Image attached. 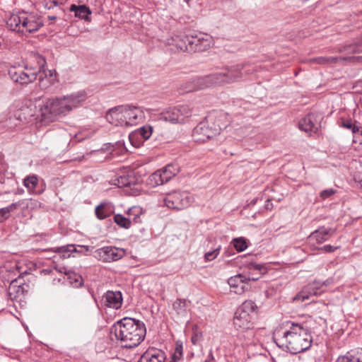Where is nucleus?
Masks as SVG:
<instances>
[{"label":"nucleus","mask_w":362,"mask_h":362,"mask_svg":"<svg viewBox=\"0 0 362 362\" xmlns=\"http://www.w3.org/2000/svg\"><path fill=\"white\" fill-rule=\"evenodd\" d=\"M192 201L187 192L173 191L165 194L163 202L168 209L182 210L188 207Z\"/></svg>","instance_id":"10"},{"label":"nucleus","mask_w":362,"mask_h":362,"mask_svg":"<svg viewBox=\"0 0 362 362\" xmlns=\"http://www.w3.org/2000/svg\"><path fill=\"white\" fill-rule=\"evenodd\" d=\"M53 250L55 252L65 254V253H67L69 252H76V249L74 245H64L62 247H55L53 249ZM64 256H65V255H64Z\"/></svg>","instance_id":"38"},{"label":"nucleus","mask_w":362,"mask_h":362,"mask_svg":"<svg viewBox=\"0 0 362 362\" xmlns=\"http://www.w3.org/2000/svg\"><path fill=\"white\" fill-rule=\"evenodd\" d=\"M247 268L250 271L248 276L257 277L260 276L267 272V268L264 264H257L256 262H250L247 264Z\"/></svg>","instance_id":"29"},{"label":"nucleus","mask_w":362,"mask_h":362,"mask_svg":"<svg viewBox=\"0 0 362 362\" xmlns=\"http://www.w3.org/2000/svg\"><path fill=\"white\" fill-rule=\"evenodd\" d=\"M224 117V113L211 112L205 120L199 122L193 130V137L197 142H205L211 138L220 134L221 130L226 127V125L221 123V119Z\"/></svg>","instance_id":"6"},{"label":"nucleus","mask_w":362,"mask_h":362,"mask_svg":"<svg viewBox=\"0 0 362 362\" xmlns=\"http://www.w3.org/2000/svg\"><path fill=\"white\" fill-rule=\"evenodd\" d=\"M259 279V276L253 277V276H247L243 274H238L234 276H231L228 280V284L230 286V291L233 292L236 294L240 295L243 293L245 291L249 290L250 281H257Z\"/></svg>","instance_id":"15"},{"label":"nucleus","mask_w":362,"mask_h":362,"mask_svg":"<svg viewBox=\"0 0 362 362\" xmlns=\"http://www.w3.org/2000/svg\"><path fill=\"white\" fill-rule=\"evenodd\" d=\"M265 208L267 209H271L272 208V204L269 202V200H267V204L265 205Z\"/></svg>","instance_id":"47"},{"label":"nucleus","mask_w":362,"mask_h":362,"mask_svg":"<svg viewBox=\"0 0 362 362\" xmlns=\"http://www.w3.org/2000/svg\"><path fill=\"white\" fill-rule=\"evenodd\" d=\"M231 244H233L238 252H243L247 247L246 240L244 238H234Z\"/></svg>","instance_id":"35"},{"label":"nucleus","mask_w":362,"mask_h":362,"mask_svg":"<svg viewBox=\"0 0 362 362\" xmlns=\"http://www.w3.org/2000/svg\"><path fill=\"white\" fill-rule=\"evenodd\" d=\"M121 346L132 349L144 341L146 329L144 322L131 317H124L115 323L112 329Z\"/></svg>","instance_id":"2"},{"label":"nucleus","mask_w":362,"mask_h":362,"mask_svg":"<svg viewBox=\"0 0 362 362\" xmlns=\"http://www.w3.org/2000/svg\"><path fill=\"white\" fill-rule=\"evenodd\" d=\"M20 204L12 203L9 206L0 209V223L7 220L10 217V213L14 211Z\"/></svg>","instance_id":"33"},{"label":"nucleus","mask_w":362,"mask_h":362,"mask_svg":"<svg viewBox=\"0 0 362 362\" xmlns=\"http://www.w3.org/2000/svg\"><path fill=\"white\" fill-rule=\"evenodd\" d=\"M86 98V91L80 90L71 95L49 99L39 110L42 119L52 121L58 115H64L79 107Z\"/></svg>","instance_id":"3"},{"label":"nucleus","mask_w":362,"mask_h":362,"mask_svg":"<svg viewBox=\"0 0 362 362\" xmlns=\"http://www.w3.org/2000/svg\"><path fill=\"white\" fill-rule=\"evenodd\" d=\"M192 0H185V1L189 5L190 2H191Z\"/></svg>","instance_id":"49"},{"label":"nucleus","mask_w":362,"mask_h":362,"mask_svg":"<svg viewBox=\"0 0 362 362\" xmlns=\"http://www.w3.org/2000/svg\"><path fill=\"white\" fill-rule=\"evenodd\" d=\"M256 201H257V199H255V200H253V201L252 202V204H255V202H256Z\"/></svg>","instance_id":"50"},{"label":"nucleus","mask_w":362,"mask_h":362,"mask_svg":"<svg viewBox=\"0 0 362 362\" xmlns=\"http://www.w3.org/2000/svg\"><path fill=\"white\" fill-rule=\"evenodd\" d=\"M177 107L179 110L180 117H182V122H184L186 117L192 115V109L188 105H182Z\"/></svg>","instance_id":"36"},{"label":"nucleus","mask_w":362,"mask_h":362,"mask_svg":"<svg viewBox=\"0 0 362 362\" xmlns=\"http://www.w3.org/2000/svg\"><path fill=\"white\" fill-rule=\"evenodd\" d=\"M336 193V190L334 189H324L320 192V197L322 199H326L328 197H331L332 195Z\"/></svg>","instance_id":"42"},{"label":"nucleus","mask_w":362,"mask_h":362,"mask_svg":"<svg viewBox=\"0 0 362 362\" xmlns=\"http://www.w3.org/2000/svg\"><path fill=\"white\" fill-rule=\"evenodd\" d=\"M144 117L141 107L132 105H121L110 109L107 120L115 126H133L138 124Z\"/></svg>","instance_id":"5"},{"label":"nucleus","mask_w":362,"mask_h":362,"mask_svg":"<svg viewBox=\"0 0 362 362\" xmlns=\"http://www.w3.org/2000/svg\"><path fill=\"white\" fill-rule=\"evenodd\" d=\"M163 118L165 121L172 123H180L182 122V117H180L177 107H170L163 113Z\"/></svg>","instance_id":"27"},{"label":"nucleus","mask_w":362,"mask_h":362,"mask_svg":"<svg viewBox=\"0 0 362 362\" xmlns=\"http://www.w3.org/2000/svg\"><path fill=\"white\" fill-rule=\"evenodd\" d=\"M188 302L185 299H177L173 304V310L178 315L185 316L187 314Z\"/></svg>","instance_id":"32"},{"label":"nucleus","mask_w":362,"mask_h":362,"mask_svg":"<svg viewBox=\"0 0 362 362\" xmlns=\"http://www.w3.org/2000/svg\"><path fill=\"white\" fill-rule=\"evenodd\" d=\"M98 259L103 262H111L120 259L124 255V251L115 247H103L97 250Z\"/></svg>","instance_id":"16"},{"label":"nucleus","mask_w":362,"mask_h":362,"mask_svg":"<svg viewBox=\"0 0 362 362\" xmlns=\"http://www.w3.org/2000/svg\"><path fill=\"white\" fill-rule=\"evenodd\" d=\"M8 28L23 35L37 31L42 25V18L33 13L21 12L13 14L7 21Z\"/></svg>","instance_id":"7"},{"label":"nucleus","mask_w":362,"mask_h":362,"mask_svg":"<svg viewBox=\"0 0 362 362\" xmlns=\"http://www.w3.org/2000/svg\"><path fill=\"white\" fill-rule=\"evenodd\" d=\"M103 298L105 305L109 308L118 309L122 305V296L120 291H108Z\"/></svg>","instance_id":"22"},{"label":"nucleus","mask_w":362,"mask_h":362,"mask_svg":"<svg viewBox=\"0 0 362 362\" xmlns=\"http://www.w3.org/2000/svg\"><path fill=\"white\" fill-rule=\"evenodd\" d=\"M182 356V345H177L176 348H175V351L173 355V357L172 358L175 360V361H178Z\"/></svg>","instance_id":"43"},{"label":"nucleus","mask_w":362,"mask_h":362,"mask_svg":"<svg viewBox=\"0 0 362 362\" xmlns=\"http://www.w3.org/2000/svg\"><path fill=\"white\" fill-rule=\"evenodd\" d=\"M273 339L276 345L286 349L292 354L308 350L312 343V337L308 328L302 324L287 321L283 326L277 327Z\"/></svg>","instance_id":"1"},{"label":"nucleus","mask_w":362,"mask_h":362,"mask_svg":"<svg viewBox=\"0 0 362 362\" xmlns=\"http://www.w3.org/2000/svg\"><path fill=\"white\" fill-rule=\"evenodd\" d=\"M54 15H52V16H48V19L50 20V21H54L57 18V16H60L61 14H57L55 12H54Z\"/></svg>","instance_id":"46"},{"label":"nucleus","mask_w":362,"mask_h":362,"mask_svg":"<svg viewBox=\"0 0 362 362\" xmlns=\"http://www.w3.org/2000/svg\"><path fill=\"white\" fill-rule=\"evenodd\" d=\"M62 2L59 0H44L43 5L45 8L49 10L54 9L57 14H62Z\"/></svg>","instance_id":"31"},{"label":"nucleus","mask_w":362,"mask_h":362,"mask_svg":"<svg viewBox=\"0 0 362 362\" xmlns=\"http://www.w3.org/2000/svg\"><path fill=\"white\" fill-rule=\"evenodd\" d=\"M164 352L156 349H149L141 356L138 362H165Z\"/></svg>","instance_id":"20"},{"label":"nucleus","mask_w":362,"mask_h":362,"mask_svg":"<svg viewBox=\"0 0 362 362\" xmlns=\"http://www.w3.org/2000/svg\"><path fill=\"white\" fill-rule=\"evenodd\" d=\"M152 132V127L144 126L138 129L137 130L134 131V132H132L129 136V139L133 146H136V144H134V139H139L141 138L143 139L144 140H147L151 136Z\"/></svg>","instance_id":"24"},{"label":"nucleus","mask_w":362,"mask_h":362,"mask_svg":"<svg viewBox=\"0 0 362 362\" xmlns=\"http://www.w3.org/2000/svg\"><path fill=\"white\" fill-rule=\"evenodd\" d=\"M334 230L332 228H327L325 227H320L318 229L313 231L310 238L315 240L317 243H322L333 235Z\"/></svg>","instance_id":"23"},{"label":"nucleus","mask_w":362,"mask_h":362,"mask_svg":"<svg viewBox=\"0 0 362 362\" xmlns=\"http://www.w3.org/2000/svg\"><path fill=\"white\" fill-rule=\"evenodd\" d=\"M339 52H346L347 54H355L362 52V37L358 41L345 45L343 47V49H340Z\"/></svg>","instance_id":"30"},{"label":"nucleus","mask_w":362,"mask_h":362,"mask_svg":"<svg viewBox=\"0 0 362 362\" xmlns=\"http://www.w3.org/2000/svg\"><path fill=\"white\" fill-rule=\"evenodd\" d=\"M135 183L134 178L129 175H123L117 178L116 184L119 187H129Z\"/></svg>","instance_id":"34"},{"label":"nucleus","mask_w":362,"mask_h":362,"mask_svg":"<svg viewBox=\"0 0 362 362\" xmlns=\"http://www.w3.org/2000/svg\"><path fill=\"white\" fill-rule=\"evenodd\" d=\"M38 183V180L36 176H28L24 180V185L29 190H34Z\"/></svg>","instance_id":"37"},{"label":"nucleus","mask_w":362,"mask_h":362,"mask_svg":"<svg viewBox=\"0 0 362 362\" xmlns=\"http://www.w3.org/2000/svg\"><path fill=\"white\" fill-rule=\"evenodd\" d=\"M32 57L36 61L37 66L25 64L23 69L12 67L8 70V75L15 83L28 85L35 81L39 74L45 71V59L39 54H34Z\"/></svg>","instance_id":"8"},{"label":"nucleus","mask_w":362,"mask_h":362,"mask_svg":"<svg viewBox=\"0 0 362 362\" xmlns=\"http://www.w3.org/2000/svg\"><path fill=\"white\" fill-rule=\"evenodd\" d=\"M178 172L179 168L177 165L173 164L167 165L149 176L148 184L153 187L162 185L174 177Z\"/></svg>","instance_id":"12"},{"label":"nucleus","mask_w":362,"mask_h":362,"mask_svg":"<svg viewBox=\"0 0 362 362\" xmlns=\"http://www.w3.org/2000/svg\"><path fill=\"white\" fill-rule=\"evenodd\" d=\"M332 283V279H327L324 281L314 280L307 284L303 290L299 292L293 298L294 300H301L309 299L313 296H320L324 293L325 288Z\"/></svg>","instance_id":"11"},{"label":"nucleus","mask_w":362,"mask_h":362,"mask_svg":"<svg viewBox=\"0 0 362 362\" xmlns=\"http://www.w3.org/2000/svg\"><path fill=\"white\" fill-rule=\"evenodd\" d=\"M319 250H322L323 251H325V252H334L336 250L338 249V247H334V246H332L331 245H324L323 247H321L320 248H318Z\"/></svg>","instance_id":"44"},{"label":"nucleus","mask_w":362,"mask_h":362,"mask_svg":"<svg viewBox=\"0 0 362 362\" xmlns=\"http://www.w3.org/2000/svg\"><path fill=\"white\" fill-rule=\"evenodd\" d=\"M192 342H193L194 344L195 343V342H194L195 339H194V337H192Z\"/></svg>","instance_id":"51"},{"label":"nucleus","mask_w":362,"mask_h":362,"mask_svg":"<svg viewBox=\"0 0 362 362\" xmlns=\"http://www.w3.org/2000/svg\"><path fill=\"white\" fill-rule=\"evenodd\" d=\"M187 38L188 35L182 33L173 34L165 40V44L173 52H187Z\"/></svg>","instance_id":"17"},{"label":"nucleus","mask_w":362,"mask_h":362,"mask_svg":"<svg viewBox=\"0 0 362 362\" xmlns=\"http://www.w3.org/2000/svg\"><path fill=\"white\" fill-rule=\"evenodd\" d=\"M69 279L71 284H74V286L76 287L81 286L83 284V279L81 276L77 274H72L71 276H69Z\"/></svg>","instance_id":"39"},{"label":"nucleus","mask_w":362,"mask_h":362,"mask_svg":"<svg viewBox=\"0 0 362 362\" xmlns=\"http://www.w3.org/2000/svg\"><path fill=\"white\" fill-rule=\"evenodd\" d=\"M187 52H204L209 49L212 45V37L206 33H198L194 35H188Z\"/></svg>","instance_id":"13"},{"label":"nucleus","mask_w":362,"mask_h":362,"mask_svg":"<svg viewBox=\"0 0 362 362\" xmlns=\"http://www.w3.org/2000/svg\"><path fill=\"white\" fill-rule=\"evenodd\" d=\"M322 119V116L321 114L311 112L299 121L298 126L300 130L310 135L313 133H316L320 128Z\"/></svg>","instance_id":"14"},{"label":"nucleus","mask_w":362,"mask_h":362,"mask_svg":"<svg viewBox=\"0 0 362 362\" xmlns=\"http://www.w3.org/2000/svg\"><path fill=\"white\" fill-rule=\"evenodd\" d=\"M247 64H240L223 67L219 71L194 79V90L204 89L212 86L230 84L239 81L244 74Z\"/></svg>","instance_id":"4"},{"label":"nucleus","mask_w":362,"mask_h":362,"mask_svg":"<svg viewBox=\"0 0 362 362\" xmlns=\"http://www.w3.org/2000/svg\"><path fill=\"white\" fill-rule=\"evenodd\" d=\"M97 218L100 220L109 217L113 212V207L110 204L101 203L95 210Z\"/></svg>","instance_id":"26"},{"label":"nucleus","mask_w":362,"mask_h":362,"mask_svg":"<svg viewBox=\"0 0 362 362\" xmlns=\"http://www.w3.org/2000/svg\"><path fill=\"white\" fill-rule=\"evenodd\" d=\"M18 281L17 280H13L11 283V285L8 288L9 295L11 296L13 292H16L18 293L19 292L23 293V288H21V286H18L17 284Z\"/></svg>","instance_id":"40"},{"label":"nucleus","mask_w":362,"mask_h":362,"mask_svg":"<svg viewBox=\"0 0 362 362\" xmlns=\"http://www.w3.org/2000/svg\"><path fill=\"white\" fill-rule=\"evenodd\" d=\"M176 361H175V360H174V359H173V358H172V360H171L170 361H169V362H176Z\"/></svg>","instance_id":"52"},{"label":"nucleus","mask_w":362,"mask_h":362,"mask_svg":"<svg viewBox=\"0 0 362 362\" xmlns=\"http://www.w3.org/2000/svg\"><path fill=\"white\" fill-rule=\"evenodd\" d=\"M257 306L252 300H245L237 310L233 318V325L237 329L243 332L249 331L251 337L254 335L252 329L254 327L255 311Z\"/></svg>","instance_id":"9"},{"label":"nucleus","mask_w":362,"mask_h":362,"mask_svg":"<svg viewBox=\"0 0 362 362\" xmlns=\"http://www.w3.org/2000/svg\"><path fill=\"white\" fill-rule=\"evenodd\" d=\"M219 250H220V247L214 250L211 252H208L205 253V255H204L205 259L206 261H211V260L214 259L219 254Z\"/></svg>","instance_id":"41"},{"label":"nucleus","mask_w":362,"mask_h":362,"mask_svg":"<svg viewBox=\"0 0 362 362\" xmlns=\"http://www.w3.org/2000/svg\"><path fill=\"white\" fill-rule=\"evenodd\" d=\"M70 11L74 12L76 17L84 20H88L89 15L91 13L89 8L86 5L76 6L73 4L70 7Z\"/></svg>","instance_id":"28"},{"label":"nucleus","mask_w":362,"mask_h":362,"mask_svg":"<svg viewBox=\"0 0 362 362\" xmlns=\"http://www.w3.org/2000/svg\"><path fill=\"white\" fill-rule=\"evenodd\" d=\"M252 71H253V69H246L245 71V74H252Z\"/></svg>","instance_id":"48"},{"label":"nucleus","mask_w":362,"mask_h":362,"mask_svg":"<svg viewBox=\"0 0 362 362\" xmlns=\"http://www.w3.org/2000/svg\"><path fill=\"white\" fill-rule=\"evenodd\" d=\"M339 126L351 132L354 135H362V127L361 124L351 119L341 117L338 121Z\"/></svg>","instance_id":"21"},{"label":"nucleus","mask_w":362,"mask_h":362,"mask_svg":"<svg viewBox=\"0 0 362 362\" xmlns=\"http://www.w3.org/2000/svg\"><path fill=\"white\" fill-rule=\"evenodd\" d=\"M360 58V57H319L313 58L310 61L312 63H316L322 65L332 64H344L347 62H354Z\"/></svg>","instance_id":"19"},{"label":"nucleus","mask_w":362,"mask_h":362,"mask_svg":"<svg viewBox=\"0 0 362 362\" xmlns=\"http://www.w3.org/2000/svg\"><path fill=\"white\" fill-rule=\"evenodd\" d=\"M354 180L360 185V187L362 188V169L356 173L354 175Z\"/></svg>","instance_id":"45"},{"label":"nucleus","mask_w":362,"mask_h":362,"mask_svg":"<svg viewBox=\"0 0 362 362\" xmlns=\"http://www.w3.org/2000/svg\"><path fill=\"white\" fill-rule=\"evenodd\" d=\"M336 362H362V349L348 352L339 356Z\"/></svg>","instance_id":"25"},{"label":"nucleus","mask_w":362,"mask_h":362,"mask_svg":"<svg viewBox=\"0 0 362 362\" xmlns=\"http://www.w3.org/2000/svg\"><path fill=\"white\" fill-rule=\"evenodd\" d=\"M129 217H124L122 214H116L114 216V221L119 227L129 229L132 226L131 216L134 215L133 221L136 223L139 222V215L141 214V209L136 206H134L129 209L127 211Z\"/></svg>","instance_id":"18"}]
</instances>
